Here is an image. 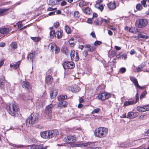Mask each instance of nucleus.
Masks as SVG:
<instances>
[{
  "label": "nucleus",
  "mask_w": 149,
  "mask_h": 149,
  "mask_svg": "<svg viewBox=\"0 0 149 149\" xmlns=\"http://www.w3.org/2000/svg\"><path fill=\"white\" fill-rule=\"evenodd\" d=\"M39 118V115L37 113H32L26 119V125L28 127L31 126L34 124L37 121Z\"/></svg>",
  "instance_id": "f257e3e1"
},
{
  "label": "nucleus",
  "mask_w": 149,
  "mask_h": 149,
  "mask_svg": "<svg viewBox=\"0 0 149 149\" xmlns=\"http://www.w3.org/2000/svg\"><path fill=\"white\" fill-rule=\"evenodd\" d=\"M108 132L107 128L104 127H100L95 130L94 135L96 137L102 138L105 137Z\"/></svg>",
  "instance_id": "f03ea898"
},
{
  "label": "nucleus",
  "mask_w": 149,
  "mask_h": 149,
  "mask_svg": "<svg viewBox=\"0 0 149 149\" xmlns=\"http://www.w3.org/2000/svg\"><path fill=\"white\" fill-rule=\"evenodd\" d=\"M6 108L9 113L12 116H15L17 113L18 108L17 106L14 104H12L11 106L10 104H7Z\"/></svg>",
  "instance_id": "7ed1b4c3"
},
{
  "label": "nucleus",
  "mask_w": 149,
  "mask_h": 149,
  "mask_svg": "<svg viewBox=\"0 0 149 149\" xmlns=\"http://www.w3.org/2000/svg\"><path fill=\"white\" fill-rule=\"evenodd\" d=\"M148 23V22L146 19H141L136 21V25L138 28H141L146 26Z\"/></svg>",
  "instance_id": "20e7f679"
},
{
  "label": "nucleus",
  "mask_w": 149,
  "mask_h": 149,
  "mask_svg": "<svg viewBox=\"0 0 149 149\" xmlns=\"http://www.w3.org/2000/svg\"><path fill=\"white\" fill-rule=\"evenodd\" d=\"M53 107V105L50 104L46 107L45 109V114L46 117L47 118H50L51 117L52 109Z\"/></svg>",
  "instance_id": "39448f33"
},
{
  "label": "nucleus",
  "mask_w": 149,
  "mask_h": 149,
  "mask_svg": "<svg viewBox=\"0 0 149 149\" xmlns=\"http://www.w3.org/2000/svg\"><path fill=\"white\" fill-rule=\"evenodd\" d=\"M63 66L65 69H72L75 67L74 63L72 62L65 61L63 64Z\"/></svg>",
  "instance_id": "423d86ee"
},
{
  "label": "nucleus",
  "mask_w": 149,
  "mask_h": 149,
  "mask_svg": "<svg viewBox=\"0 0 149 149\" xmlns=\"http://www.w3.org/2000/svg\"><path fill=\"white\" fill-rule=\"evenodd\" d=\"M138 115V113L137 112H129L126 116V113L123 114L122 115V118H134Z\"/></svg>",
  "instance_id": "0eeeda50"
},
{
  "label": "nucleus",
  "mask_w": 149,
  "mask_h": 149,
  "mask_svg": "<svg viewBox=\"0 0 149 149\" xmlns=\"http://www.w3.org/2000/svg\"><path fill=\"white\" fill-rule=\"evenodd\" d=\"M70 56L72 60L76 61H78L79 58L77 53L74 50L71 51Z\"/></svg>",
  "instance_id": "6e6552de"
},
{
  "label": "nucleus",
  "mask_w": 149,
  "mask_h": 149,
  "mask_svg": "<svg viewBox=\"0 0 149 149\" xmlns=\"http://www.w3.org/2000/svg\"><path fill=\"white\" fill-rule=\"evenodd\" d=\"M137 110L140 112H143L149 111V105L141 107L138 106L136 108Z\"/></svg>",
  "instance_id": "1a4fd4ad"
},
{
  "label": "nucleus",
  "mask_w": 149,
  "mask_h": 149,
  "mask_svg": "<svg viewBox=\"0 0 149 149\" xmlns=\"http://www.w3.org/2000/svg\"><path fill=\"white\" fill-rule=\"evenodd\" d=\"M40 135L41 137L44 139H49L50 137L49 136V131H46L41 132L40 133Z\"/></svg>",
  "instance_id": "9d476101"
},
{
  "label": "nucleus",
  "mask_w": 149,
  "mask_h": 149,
  "mask_svg": "<svg viewBox=\"0 0 149 149\" xmlns=\"http://www.w3.org/2000/svg\"><path fill=\"white\" fill-rule=\"evenodd\" d=\"M84 147H86V149H93L95 146V144L93 142L84 143Z\"/></svg>",
  "instance_id": "9b49d317"
},
{
  "label": "nucleus",
  "mask_w": 149,
  "mask_h": 149,
  "mask_svg": "<svg viewBox=\"0 0 149 149\" xmlns=\"http://www.w3.org/2000/svg\"><path fill=\"white\" fill-rule=\"evenodd\" d=\"M49 131L50 139L55 137L58 135L59 133L58 130H54Z\"/></svg>",
  "instance_id": "f8f14e48"
},
{
  "label": "nucleus",
  "mask_w": 149,
  "mask_h": 149,
  "mask_svg": "<svg viewBox=\"0 0 149 149\" xmlns=\"http://www.w3.org/2000/svg\"><path fill=\"white\" fill-rule=\"evenodd\" d=\"M66 142L67 143H70L74 142L76 140L75 137L72 136H68L65 139Z\"/></svg>",
  "instance_id": "ddd939ff"
},
{
  "label": "nucleus",
  "mask_w": 149,
  "mask_h": 149,
  "mask_svg": "<svg viewBox=\"0 0 149 149\" xmlns=\"http://www.w3.org/2000/svg\"><path fill=\"white\" fill-rule=\"evenodd\" d=\"M21 84L23 87L26 88L28 90L31 89V87L29 83L28 82L26 81H23L21 83Z\"/></svg>",
  "instance_id": "4468645a"
},
{
  "label": "nucleus",
  "mask_w": 149,
  "mask_h": 149,
  "mask_svg": "<svg viewBox=\"0 0 149 149\" xmlns=\"http://www.w3.org/2000/svg\"><path fill=\"white\" fill-rule=\"evenodd\" d=\"M130 79L134 83V85L138 88H140V86H139L137 79L134 77H130Z\"/></svg>",
  "instance_id": "2eb2a0df"
},
{
  "label": "nucleus",
  "mask_w": 149,
  "mask_h": 149,
  "mask_svg": "<svg viewBox=\"0 0 149 149\" xmlns=\"http://www.w3.org/2000/svg\"><path fill=\"white\" fill-rule=\"evenodd\" d=\"M57 90L56 89H54L50 93V96L51 98H53L55 97L57 95Z\"/></svg>",
  "instance_id": "dca6fc26"
},
{
  "label": "nucleus",
  "mask_w": 149,
  "mask_h": 149,
  "mask_svg": "<svg viewBox=\"0 0 149 149\" xmlns=\"http://www.w3.org/2000/svg\"><path fill=\"white\" fill-rule=\"evenodd\" d=\"M107 5L108 8L111 10H113L116 8V4L114 1L110 2Z\"/></svg>",
  "instance_id": "f3484780"
},
{
  "label": "nucleus",
  "mask_w": 149,
  "mask_h": 149,
  "mask_svg": "<svg viewBox=\"0 0 149 149\" xmlns=\"http://www.w3.org/2000/svg\"><path fill=\"white\" fill-rule=\"evenodd\" d=\"M63 34L62 30L60 29L56 33L55 35L58 39H60L62 38Z\"/></svg>",
  "instance_id": "a211bd4d"
},
{
  "label": "nucleus",
  "mask_w": 149,
  "mask_h": 149,
  "mask_svg": "<svg viewBox=\"0 0 149 149\" xmlns=\"http://www.w3.org/2000/svg\"><path fill=\"white\" fill-rule=\"evenodd\" d=\"M85 47L88 48V50L89 52H93L95 49L94 47L91 46L90 45H86L85 46Z\"/></svg>",
  "instance_id": "6ab92c4d"
},
{
  "label": "nucleus",
  "mask_w": 149,
  "mask_h": 149,
  "mask_svg": "<svg viewBox=\"0 0 149 149\" xmlns=\"http://www.w3.org/2000/svg\"><path fill=\"white\" fill-rule=\"evenodd\" d=\"M46 82L48 84H51L52 81V76L49 75L47 76L46 79Z\"/></svg>",
  "instance_id": "aec40b11"
},
{
  "label": "nucleus",
  "mask_w": 149,
  "mask_h": 149,
  "mask_svg": "<svg viewBox=\"0 0 149 149\" xmlns=\"http://www.w3.org/2000/svg\"><path fill=\"white\" fill-rule=\"evenodd\" d=\"M20 63V61H18L16 64H11L10 65V66L11 68H13L14 69H17L19 66V65Z\"/></svg>",
  "instance_id": "412c9836"
},
{
  "label": "nucleus",
  "mask_w": 149,
  "mask_h": 149,
  "mask_svg": "<svg viewBox=\"0 0 149 149\" xmlns=\"http://www.w3.org/2000/svg\"><path fill=\"white\" fill-rule=\"evenodd\" d=\"M80 89L79 87L77 86H74L72 88H71V91L74 92L76 93L78 92Z\"/></svg>",
  "instance_id": "4be33fe9"
},
{
  "label": "nucleus",
  "mask_w": 149,
  "mask_h": 149,
  "mask_svg": "<svg viewBox=\"0 0 149 149\" xmlns=\"http://www.w3.org/2000/svg\"><path fill=\"white\" fill-rule=\"evenodd\" d=\"M8 10L6 9H0V16L7 14Z\"/></svg>",
  "instance_id": "5701e85b"
},
{
  "label": "nucleus",
  "mask_w": 149,
  "mask_h": 149,
  "mask_svg": "<svg viewBox=\"0 0 149 149\" xmlns=\"http://www.w3.org/2000/svg\"><path fill=\"white\" fill-rule=\"evenodd\" d=\"M10 46L13 50H15L17 47V43L15 42H12L10 45Z\"/></svg>",
  "instance_id": "b1692460"
},
{
  "label": "nucleus",
  "mask_w": 149,
  "mask_h": 149,
  "mask_svg": "<svg viewBox=\"0 0 149 149\" xmlns=\"http://www.w3.org/2000/svg\"><path fill=\"white\" fill-rule=\"evenodd\" d=\"M92 12V11L90 8L86 7L84 9V13L87 14H90Z\"/></svg>",
  "instance_id": "393cba45"
},
{
  "label": "nucleus",
  "mask_w": 149,
  "mask_h": 149,
  "mask_svg": "<svg viewBox=\"0 0 149 149\" xmlns=\"http://www.w3.org/2000/svg\"><path fill=\"white\" fill-rule=\"evenodd\" d=\"M84 143L83 142H79L76 143L74 144V147H84Z\"/></svg>",
  "instance_id": "a878e982"
},
{
  "label": "nucleus",
  "mask_w": 149,
  "mask_h": 149,
  "mask_svg": "<svg viewBox=\"0 0 149 149\" xmlns=\"http://www.w3.org/2000/svg\"><path fill=\"white\" fill-rule=\"evenodd\" d=\"M65 30L68 34H70L71 32V30L69 26L67 25H66L65 27Z\"/></svg>",
  "instance_id": "bb28decb"
},
{
  "label": "nucleus",
  "mask_w": 149,
  "mask_h": 149,
  "mask_svg": "<svg viewBox=\"0 0 149 149\" xmlns=\"http://www.w3.org/2000/svg\"><path fill=\"white\" fill-rule=\"evenodd\" d=\"M138 38H141L145 39H147L148 38V37L147 36H145L142 34L140 32H138Z\"/></svg>",
  "instance_id": "cd10ccee"
},
{
  "label": "nucleus",
  "mask_w": 149,
  "mask_h": 149,
  "mask_svg": "<svg viewBox=\"0 0 149 149\" xmlns=\"http://www.w3.org/2000/svg\"><path fill=\"white\" fill-rule=\"evenodd\" d=\"M43 148V146L42 145H37L35 146H32L31 149H42Z\"/></svg>",
  "instance_id": "c85d7f7f"
},
{
  "label": "nucleus",
  "mask_w": 149,
  "mask_h": 149,
  "mask_svg": "<svg viewBox=\"0 0 149 149\" xmlns=\"http://www.w3.org/2000/svg\"><path fill=\"white\" fill-rule=\"evenodd\" d=\"M134 100L130 101H125L124 103V105L125 106H128L129 105H132L134 103Z\"/></svg>",
  "instance_id": "c756f323"
},
{
  "label": "nucleus",
  "mask_w": 149,
  "mask_h": 149,
  "mask_svg": "<svg viewBox=\"0 0 149 149\" xmlns=\"http://www.w3.org/2000/svg\"><path fill=\"white\" fill-rule=\"evenodd\" d=\"M67 97V96L66 95H61L58 97V100L60 101H62L64 99H66Z\"/></svg>",
  "instance_id": "7c9ffc66"
},
{
  "label": "nucleus",
  "mask_w": 149,
  "mask_h": 149,
  "mask_svg": "<svg viewBox=\"0 0 149 149\" xmlns=\"http://www.w3.org/2000/svg\"><path fill=\"white\" fill-rule=\"evenodd\" d=\"M9 29L6 28H1L0 29V32L1 33L4 34L9 31Z\"/></svg>",
  "instance_id": "2f4dec72"
},
{
  "label": "nucleus",
  "mask_w": 149,
  "mask_h": 149,
  "mask_svg": "<svg viewBox=\"0 0 149 149\" xmlns=\"http://www.w3.org/2000/svg\"><path fill=\"white\" fill-rule=\"evenodd\" d=\"M98 98L99 99H100L102 100H106L105 98V96L104 93H102L99 94L98 95Z\"/></svg>",
  "instance_id": "473e14b6"
},
{
  "label": "nucleus",
  "mask_w": 149,
  "mask_h": 149,
  "mask_svg": "<svg viewBox=\"0 0 149 149\" xmlns=\"http://www.w3.org/2000/svg\"><path fill=\"white\" fill-rule=\"evenodd\" d=\"M129 31L133 33H137L138 32V29H135L133 28H130Z\"/></svg>",
  "instance_id": "72a5a7b5"
},
{
  "label": "nucleus",
  "mask_w": 149,
  "mask_h": 149,
  "mask_svg": "<svg viewBox=\"0 0 149 149\" xmlns=\"http://www.w3.org/2000/svg\"><path fill=\"white\" fill-rule=\"evenodd\" d=\"M94 22L97 25H100L102 22V19H97Z\"/></svg>",
  "instance_id": "f704fd0d"
},
{
  "label": "nucleus",
  "mask_w": 149,
  "mask_h": 149,
  "mask_svg": "<svg viewBox=\"0 0 149 149\" xmlns=\"http://www.w3.org/2000/svg\"><path fill=\"white\" fill-rule=\"evenodd\" d=\"M35 56V52H32L29 54L27 57L28 58H30V59H32Z\"/></svg>",
  "instance_id": "c9c22d12"
},
{
  "label": "nucleus",
  "mask_w": 149,
  "mask_h": 149,
  "mask_svg": "<svg viewBox=\"0 0 149 149\" xmlns=\"http://www.w3.org/2000/svg\"><path fill=\"white\" fill-rule=\"evenodd\" d=\"M49 46H50L51 49L53 51L56 45L54 43H52L49 44Z\"/></svg>",
  "instance_id": "e433bc0d"
},
{
  "label": "nucleus",
  "mask_w": 149,
  "mask_h": 149,
  "mask_svg": "<svg viewBox=\"0 0 149 149\" xmlns=\"http://www.w3.org/2000/svg\"><path fill=\"white\" fill-rule=\"evenodd\" d=\"M136 8L138 10H141L143 8L141 5L140 3L138 4L136 6Z\"/></svg>",
  "instance_id": "4c0bfd02"
},
{
  "label": "nucleus",
  "mask_w": 149,
  "mask_h": 149,
  "mask_svg": "<svg viewBox=\"0 0 149 149\" xmlns=\"http://www.w3.org/2000/svg\"><path fill=\"white\" fill-rule=\"evenodd\" d=\"M59 104H60L61 107H65L66 106L68 103L66 101H63L62 102H60V103H59Z\"/></svg>",
  "instance_id": "58836bf2"
},
{
  "label": "nucleus",
  "mask_w": 149,
  "mask_h": 149,
  "mask_svg": "<svg viewBox=\"0 0 149 149\" xmlns=\"http://www.w3.org/2000/svg\"><path fill=\"white\" fill-rule=\"evenodd\" d=\"M50 37L51 38H53L54 36L56 37V36L55 34V31H51L50 33Z\"/></svg>",
  "instance_id": "ea45409f"
},
{
  "label": "nucleus",
  "mask_w": 149,
  "mask_h": 149,
  "mask_svg": "<svg viewBox=\"0 0 149 149\" xmlns=\"http://www.w3.org/2000/svg\"><path fill=\"white\" fill-rule=\"evenodd\" d=\"M31 39L35 42H37L40 41V38L39 37H31Z\"/></svg>",
  "instance_id": "a19ab883"
},
{
  "label": "nucleus",
  "mask_w": 149,
  "mask_h": 149,
  "mask_svg": "<svg viewBox=\"0 0 149 149\" xmlns=\"http://www.w3.org/2000/svg\"><path fill=\"white\" fill-rule=\"evenodd\" d=\"M126 71V69L125 68H122L119 70V72L121 73H123Z\"/></svg>",
  "instance_id": "79ce46f5"
},
{
  "label": "nucleus",
  "mask_w": 149,
  "mask_h": 149,
  "mask_svg": "<svg viewBox=\"0 0 149 149\" xmlns=\"http://www.w3.org/2000/svg\"><path fill=\"white\" fill-rule=\"evenodd\" d=\"M105 98H106V100L109 98L111 97V94L109 93H104Z\"/></svg>",
  "instance_id": "37998d69"
},
{
  "label": "nucleus",
  "mask_w": 149,
  "mask_h": 149,
  "mask_svg": "<svg viewBox=\"0 0 149 149\" xmlns=\"http://www.w3.org/2000/svg\"><path fill=\"white\" fill-rule=\"evenodd\" d=\"M5 81L4 78L0 79V86H1V85H3L4 84Z\"/></svg>",
  "instance_id": "c03bdc74"
},
{
  "label": "nucleus",
  "mask_w": 149,
  "mask_h": 149,
  "mask_svg": "<svg viewBox=\"0 0 149 149\" xmlns=\"http://www.w3.org/2000/svg\"><path fill=\"white\" fill-rule=\"evenodd\" d=\"M100 109L99 108H97L94 109L92 112V113L94 114L98 113L100 111Z\"/></svg>",
  "instance_id": "a18cd8bd"
},
{
  "label": "nucleus",
  "mask_w": 149,
  "mask_h": 149,
  "mask_svg": "<svg viewBox=\"0 0 149 149\" xmlns=\"http://www.w3.org/2000/svg\"><path fill=\"white\" fill-rule=\"evenodd\" d=\"M143 66L142 65H140L136 68V70L138 72L140 71L141 69L143 68Z\"/></svg>",
  "instance_id": "49530a36"
},
{
  "label": "nucleus",
  "mask_w": 149,
  "mask_h": 149,
  "mask_svg": "<svg viewBox=\"0 0 149 149\" xmlns=\"http://www.w3.org/2000/svg\"><path fill=\"white\" fill-rule=\"evenodd\" d=\"M147 93L146 91H145L140 96V99H142L143 98H144L145 95H146Z\"/></svg>",
  "instance_id": "de8ad7c7"
},
{
  "label": "nucleus",
  "mask_w": 149,
  "mask_h": 149,
  "mask_svg": "<svg viewBox=\"0 0 149 149\" xmlns=\"http://www.w3.org/2000/svg\"><path fill=\"white\" fill-rule=\"evenodd\" d=\"M79 12L77 11H76L74 12V16L76 17H79Z\"/></svg>",
  "instance_id": "09e8293b"
},
{
  "label": "nucleus",
  "mask_w": 149,
  "mask_h": 149,
  "mask_svg": "<svg viewBox=\"0 0 149 149\" xmlns=\"http://www.w3.org/2000/svg\"><path fill=\"white\" fill-rule=\"evenodd\" d=\"M141 3L144 7L147 6V5H146V1L145 0H143L141 1Z\"/></svg>",
  "instance_id": "8fccbe9b"
},
{
  "label": "nucleus",
  "mask_w": 149,
  "mask_h": 149,
  "mask_svg": "<svg viewBox=\"0 0 149 149\" xmlns=\"http://www.w3.org/2000/svg\"><path fill=\"white\" fill-rule=\"evenodd\" d=\"M85 5H86V2H85L84 1L81 2L79 4V6L81 7Z\"/></svg>",
  "instance_id": "3c124183"
},
{
  "label": "nucleus",
  "mask_w": 149,
  "mask_h": 149,
  "mask_svg": "<svg viewBox=\"0 0 149 149\" xmlns=\"http://www.w3.org/2000/svg\"><path fill=\"white\" fill-rule=\"evenodd\" d=\"M54 50L55 51V53H58L60 51L59 48L57 47V46L54 48Z\"/></svg>",
  "instance_id": "603ef678"
},
{
  "label": "nucleus",
  "mask_w": 149,
  "mask_h": 149,
  "mask_svg": "<svg viewBox=\"0 0 149 149\" xmlns=\"http://www.w3.org/2000/svg\"><path fill=\"white\" fill-rule=\"evenodd\" d=\"M101 44V42L100 41H96L94 43V45L97 46Z\"/></svg>",
  "instance_id": "864d4df0"
},
{
  "label": "nucleus",
  "mask_w": 149,
  "mask_h": 149,
  "mask_svg": "<svg viewBox=\"0 0 149 149\" xmlns=\"http://www.w3.org/2000/svg\"><path fill=\"white\" fill-rule=\"evenodd\" d=\"M69 43L70 46L71 47H73L74 45L75 44L73 41H69Z\"/></svg>",
  "instance_id": "5fc2aeb1"
},
{
  "label": "nucleus",
  "mask_w": 149,
  "mask_h": 149,
  "mask_svg": "<svg viewBox=\"0 0 149 149\" xmlns=\"http://www.w3.org/2000/svg\"><path fill=\"white\" fill-rule=\"evenodd\" d=\"M102 22H104L106 24H107L109 22V21L108 20H107L106 19H102Z\"/></svg>",
  "instance_id": "6e6d98bb"
},
{
  "label": "nucleus",
  "mask_w": 149,
  "mask_h": 149,
  "mask_svg": "<svg viewBox=\"0 0 149 149\" xmlns=\"http://www.w3.org/2000/svg\"><path fill=\"white\" fill-rule=\"evenodd\" d=\"M56 9V8H53L52 7H49L47 8V10L48 11H53Z\"/></svg>",
  "instance_id": "4d7b16f0"
},
{
  "label": "nucleus",
  "mask_w": 149,
  "mask_h": 149,
  "mask_svg": "<svg viewBox=\"0 0 149 149\" xmlns=\"http://www.w3.org/2000/svg\"><path fill=\"white\" fill-rule=\"evenodd\" d=\"M63 52L66 54H67L69 53L68 50L66 48L63 49Z\"/></svg>",
  "instance_id": "13d9d810"
},
{
  "label": "nucleus",
  "mask_w": 149,
  "mask_h": 149,
  "mask_svg": "<svg viewBox=\"0 0 149 149\" xmlns=\"http://www.w3.org/2000/svg\"><path fill=\"white\" fill-rule=\"evenodd\" d=\"M116 53L114 51H112L111 52V56L112 57H113L116 55Z\"/></svg>",
  "instance_id": "bf43d9fd"
},
{
  "label": "nucleus",
  "mask_w": 149,
  "mask_h": 149,
  "mask_svg": "<svg viewBox=\"0 0 149 149\" xmlns=\"http://www.w3.org/2000/svg\"><path fill=\"white\" fill-rule=\"evenodd\" d=\"M59 26V23L58 22H56L54 23V26L56 28H57Z\"/></svg>",
  "instance_id": "052dcab7"
},
{
  "label": "nucleus",
  "mask_w": 149,
  "mask_h": 149,
  "mask_svg": "<svg viewBox=\"0 0 149 149\" xmlns=\"http://www.w3.org/2000/svg\"><path fill=\"white\" fill-rule=\"evenodd\" d=\"M139 95L138 93H137L136 95V102L135 103H136L139 100Z\"/></svg>",
  "instance_id": "680f3d73"
},
{
  "label": "nucleus",
  "mask_w": 149,
  "mask_h": 149,
  "mask_svg": "<svg viewBox=\"0 0 149 149\" xmlns=\"http://www.w3.org/2000/svg\"><path fill=\"white\" fill-rule=\"evenodd\" d=\"M109 28L110 29L113 30H116V28L112 26H110Z\"/></svg>",
  "instance_id": "e2e57ef3"
},
{
  "label": "nucleus",
  "mask_w": 149,
  "mask_h": 149,
  "mask_svg": "<svg viewBox=\"0 0 149 149\" xmlns=\"http://www.w3.org/2000/svg\"><path fill=\"white\" fill-rule=\"evenodd\" d=\"M98 9L100 10L101 11H102L103 9V6L100 5L98 7Z\"/></svg>",
  "instance_id": "0e129e2a"
},
{
  "label": "nucleus",
  "mask_w": 149,
  "mask_h": 149,
  "mask_svg": "<svg viewBox=\"0 0 149 149\" xmlns=\"http://www.w3.org/2000/svg\"><path fill=\"white\" fill-rule=\"evenodd\" d=\"M67 4V3L65 1H63L61 3V5L62 6L65 5Z\"/></svg>",
  "instance_id": "69168bd1"
},
{
  "label": "nucleus",
  "mask_w": 149,
  "mask_h": 149,
  "mask_svg": "<svg viewBox=\"0 0 149 149\" xmlns=\"http://www.w3.org/2000/svg\"><path fill=\"white\" fill-rule=\"evenodd\" d=\"M91 35L94 38H95V33L94 32H92L91 33Z\"/></svg>",
  "instance_id": "338daca9"
},
{
  "label": "nucleus",
  "mask_w": 149,
  "mask_h": 149,
  "mask_svg": "<svg viewBox=\"0 0 149 149\" xmlns=\"http://www.w3.org/2000/svg\"><path fill=\"white\" fill-rule=\"evenodd\" d=\"M145 135L147 136H149V130L145 132Z\"/></svg>",
  "instance_id": "774afa93"
}]
</instances>
